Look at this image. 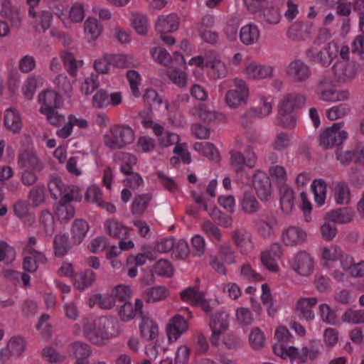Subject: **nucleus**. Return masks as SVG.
I'll return each mask as SVG.
<instances>
[{
	"mask_svg": "<svg viewBox=\"0 0 364 364\" xmlns=\"http://www.w3.org/2000/svg\"><path fill=\"white\" fill-rule=\"evenodd\" d=\"M74 286L78 290L82 291L91 286L95 281V273L91 269L76 273L74 276Z\"/></svg>",
	"mask_w": 364,
	"mask_h": 364,
	"instance_id": "393cba45",
	"label": "nucleus"
},
{
	"mask_svg": "<svg viewBox=\"0 0 364 364\" xmlns=\"http://www.w3.org/2000/svg\"><path fill=\"white\" fill-rule=\"evenodd\" d=\"M312 192L314 195V200L319 206L325 202L326 193V183L323 179H315L311 186Z\"/></svg>",
	"mask_w": 364,
	"mask_h": 364,
	"instance_id": "4c0bfd02",
	"label": "nucleus"
},
{
	"mask_svg": "<svg viewBox=\"0 0 364 364\" xmlns=\"http://www.w3.org/2000/svg\"><path fill=\"white\" fill-rule=\"evenodd\" d=\"M109 94L105 90H98L92 97V105L96 108H103L109 105Z\"/></svg>",
	"mask_w": 364,
	"mask_h": 364,
	"instance_id": "13d9d810",
	"label": "nucleus"
},
{
	"mask_svg": "<svg viewBox=\"0 0 364 364\" xmlns=\"http://www.w3.org/2000/svg\"><path fill=\"white\" fill-rule=\"evenodd\" d=\"M109 133L103 139L105 145L111 149H124L134 141V132L127 124H114L109 128Z\"/></svg>",
	"mask_w": 364,
	"mask_h": 364,
	"instance_id": "f257e3e1",
	"label": "nucleus"
},
{
	"mask_svg": "<svg viewBox=\"0 0 364 364\" xmlns=\"http://www.w3.org/2000/svg\"><path fill=\"white\" fill-rule=\"evenodd\" d=\"M236 317L238 323L243 326L251 325L254 321L252 314L247 308H238L236 311Z\"/></svg>",
	"mask_w": 364,
	"mask_h": 364,
	"instance_id": "0e129e2a",
	"label": "nucleus"
},
{
	"mask_svg": "<svg viewBox=\"0 0 364 364\" xmlns=\"http://www.w3.org/2000/svg\"><path fill=\"white\" fill-rule=\"evenodd\" d=\"M168 295V291L162 286L146 289L144 291V297L146 303L156 302L164 299Z\"/></svg>",
	"mask_w": 364,
	"mask_h": 364,
	"instance_id": "473e14b6",
	"label": "nucleus"
},
{
	"mask_svg": "<svg viewBox=\"0 0 364 364\" xmlns=\"http://www.w3.org/2000/svg\"><path fill=\"white\" fill-rule=\"evenodd\" d=\"M188 328V321L181 315L177 314L171 318L166 327V333L169 342L176 341Z\"/></svg>",
	"mask_w": 364,
	"mask_h": 364,
	"instance_id": "6e6552de",
	"label": "nucleus"
},
{
	"mask_svg": "<svg viewBox=\"0 0 364 364\" xmlns=\"http://www.w3.org/2000/svg\"><path fill=\"white\" fill-rule=\"evenodd\" d=\"M351 51L353 54H358L360 60L364 59V33L355 37L351 45Z\"/></svg>",
	"mask_w": 364,
	"mask_h": 364,
	"instance_id": "774afa93",
	"label": "nucleus"
},
{
	"mask_svg": "<svg viewBox=\"0 0 364 364\" xmlns=\"http://www.w3.org/2000/svg\"><path fill=\"white\" fill-rule=\"evenodd\" d=\"M68 350L77 360H87L91 355L90 346L82 341H75L68 346Z\"/></svg>",
	"mask_w": 364,
	"mask_h": 364,
	"instance_id": "7c9ffc66",
	"label": "nucleus"
},
{
	"mask_svg": "<svg viewBox=\"0 0 364 364\" xmlns=\"http://www.w3.org/2000/svg\"><path fill=\"white\" fill-rule=\"evenodd\" d=\"M84 29L85 34L89 36L90 39L95 40L101 34L102 26L97 19L89 17L84 23Z\"/></svg>",
	"mask_w": 364,
	"mask_h": 364,
	"instance_id": "79ce46f5",
	"label": "nucleus"
},
{
	"mask_svg": "<svg viewBox=\"0 0 364 364\" xmlns=\"http://www.w3.org/2000/svg\"><path fill=\"white\" fill-rule=\"evenodd\" d=\"M311 74L310 67L299 59L291 61L287 68L288 77L295 83L306 82Z\"/></svg>",
	"mask_w": 364,
	"mask_h": 364,
	"instance_id": "39448f33",
	"label": "nucleus"
},
{
	"mask_svg": "<svg viewBox=\"0 0 364 364\" xmlns=\"http://www.w3.org/2000/svg\"><path fill=\"white\" fill-rule=\"evenodd\" d=\"M66 187L64 186V183L62 180L58 177H53L48 183V188L50 192L51 196L54 199H57L58 196H61L63 194V191Z\"/></svg>",
	"mask_w": 364,
	"mask_h": 364,
	"instance_id": "680f3d73",
	"label": "nucleus"
},
{
	"mask_svg": "<svg viewBox=\"0 0 364 364\" xmlns=\"http://www.w3.org/2000/svg\"><path fill=\"white\" fill-rule=\"evenodd\" d=\"M38 100L45 106L40 108L41 113L59 108L63 104L60 95L57 92L50 90L40 93Z\"/></svg>",
	"mask_w": 364,
	"mask_h": 364,
	"instance_id": "9b49d317",
	"label": "nucleus"
},
{
	"mask_svg": "<svg viewBox=\"0 0 364 364\" xmlns=\"http://www.w3.org/2000/svg\"><path fill=\"white\" fill-rule=\"evenodd\" d=\"M355 216V211L349 207L333 209L325 214V218L329 219L333 223H350Z\"/></svg>",
	"mask_w": 364,
	"mask_h": 364,
	"instance_id": "4468645a",
	"label": "nucleus"
},
{
	"mask_svg": "<svg viewBox=\"0 0 364 364\" xmlns=\"http://www.w3.org/2000/svg\"><path fill=\"white\" fill-rule=\"evenodd\" d=\"M99 327H102L108 338L119 333V321L115 318L101 317L97 321Z\"/></svg>",
	"mask_w": 364,
	"mask_h": 364,
	"instance_id": "2f4dec72",
	"label": "nucleus"
},
{
	"mask_svg": "<svg viewBox=\"0 0 364 364\" xmlns=\"http://www.w3.org/2000/svg\"><path fill=\"white\" fill-rule=\"evenodd\" d=\"M28 198L31 200L33 206L37 207L45 200V188L43 186L33 188L29 193Z\"/></svg>",
	"mask_w": 364,
	"mask_h": 364,
	"instance_id": "bf43d9fd",
	"label": "nucleus"
},
{
	"mask_svg": "<svg viewBox=\"0 0 364 364\" xmlns=\"http://www.w3.org/2000/svg\"><path fill=\"white\" fill-rule=\"evenodd\" d=\"M218 255L224 262L231 264L235 262V251L229 242L220 245L218 247Z\"/></svg>",
	"mask_w": 364,
	"mask_h": 364,
	"instance_id": "de8ad7c7",
	"label": "nucleus"
},
{
	"mask_svg": "<svg viewBox=\"0 0 364 364\" xmlns=\"http://www.w3.org/2000/svg\"><path fill=\"white\" fill-rule=\"evenodd\" d=\"M0 14L2 17L11 21L13 26L18 27L21 18L17 7L12 6L10 0H1Z\"/></svg>",
	"mask_w": 364,
	"mask_h": 364,
	"instance_id": "6ab92c4d",
	"label": "nucleus"
},
{
	"mask_svg": "<svg viewBox=\"0 0 364 364\" xmlns=\"http://www.w3.org/2000/svg\"><path fill=\"white\" fill-rule=\"evenodd\" d=\"M203 230L205 233L210 238L217 240L218 242L222 240V232L219 228L214 225L210 220L205 221L203 223Z\"/></svg>",
	"mask_w": 364,
	"mask_h": 364,
	"instance_id": "052dcab7",
	"label": "nucleus"
},
{
	"mask_svg": "<svg viewBox=\"0 0 364 364\" xmlns=\"http://www.w3.org/2000/svg\"><path fill=\"white\" fill-rule=\"evenodd\" d=\"M319 313L321 320L330 325L336 324L337 316L335 311L326 304L319 306Z\"/></svg>",
	"mask_w": 364,
	"mask_h": 364,
	"instance_id": "603ef678",
	"label": "nucleus"
},
{
	"mask_svg": "<svg viewBox=\"0 0 364 364\" xmlns=\"http://www.w3.org/2000/svg\"><path fill=\"white\" fill-rule=\"evenodd\" d=\"M98 304L101 309H110L115 304V298L112 295L96 294L90 299V306Z\"/></svg>",
	"mask_w": 364,
	"mask_h": 364,
	"instance_id": "37998d69",
	"label": "nucleus"
},
{
	"mask_svg": "<svg viewBox=\"0 0 364 364\" xmlns=\"http://www.w3.org/2000/svg\"><path fill=\"white\" fill-rule=\"evenodd\" d=\"M142 307L143 302L140 299L135 300L134 306L130 302H125L119 310L120 318L123 321H129L133 319L137 314L141 316L143 315Z\"/></svg>",
	"mask_w": 364,
	"mask_h": 364,
	"instance_id": "dca6fc26",
	"label": "nucleus"
},
{
	"mask_svg": "<svg viewBox=\"0 0 364 364\" xmlns=\"http://www.w3.org/2000/svg\"><path fill=\"white\" fill-rule=\"evenodd\" d=\"M156 274L161 277H171L173 274V269L171 264L167 259L159 260L154 267Z\"/></svg>",
	"mask_w": 364,
	"mask_h": 364,
	"instance_id": "3c124183",
	"label": "nucleus"
},
{
	"mask_svg": "<svg viewBox=\"0 0 364 364\" xmlns=\"http://www.w3.org/2000/svg\"><path fill=\"white\" fill-rule=\"evenodd\" d=\"M41 225L43 227L46 235H51L54 232L55 221L53 216L48 210L41 212L40 217Z\"/></svg>",
	"mask_w": 364,
	"mask_h": 364,
	"instance_id": "864d4df0",
	"label": "nucleus"
},
{
	"mask_svg": "<svg viewBox=\"0 0 364 364\" xmlns=\"http://www.w3.org/2000/svg\"><path fill=\"white\" fill-rule=\"evenodd\" d=\"M342 320L344 322L352 323H364V310H347L342 316Z\"/></svg>",
	"mask_w": 364,
	"mask_h": 364,
	"instance_id": "4d7b16f0",
	"label": "nucleus"
},
{
	"mask_svg": "<svg viewBox=\"0 0 364 364\" xmlns=\"http://www.w3.org/2000/svg\"><path fill=\"white\" fill-rule=\"evenodd\" d=\"M249 342L255 350H260L264 346L265 336L261 329L255 328L252 330L249 336Z\"/></svg>",
	"mask_w": 364,
	"mask_h": 364,
	"instance_id": "09e8293b",
	"label": "nucleus"
},
{
	"mask_svg": "<svg viewBox=\"0 0 364 364\" xmlns=\"http://www.w3.org/2000/svg\"><path fill=\"white\" fill-rule=\"evenodd\" d=\"M235 90H229L225 95L227 104L231 107H237L246 101L248 97V88L242 80H235Z\"/></svg>",
	"mask_w": 364,
	"mask_h": 364,
	"instance_id": "0eeeda50",
	"label": "nucleus"
},
{
	"mask_svg": "<svg viewBox=\"0 0 364 364\" xmlns=\"http://www.w3.org/2000/svg\"><path fill=\"white\" fill-rule=\"evenodd\" d=\"M349 111L350 108L347 104H340L328 109L326 116L328 119L333 121L345 117Z\"/></svg>",
	"mask_w": 364,
	"mask_h": 364,
	"instance_id": "5fc2aeb1",
	"label": "nucleus"
},
{
	"mask_svg": "<svg viewBox=\"0 0 364 364\" xmlns=\"http://www.w3.org/2000/svg\"><path fill=\"white\" fill-rule=\"evenodd\" d=\"M209 215L218 225L223 226L224 228H230L232 226V217L220 211L217 208L212 209Z\"/></svg>",
	"mask_w": 364,
	"mask_h": 364,
	"instance_id": "a18cd8bd",
	"label": "nucleus"
},
{
	"mask_svg": "<svg viewBox=\"0 0 364 364\" xmlns=\"http://www.w3.org/2000/svg\"><path fill=\"white\" fill-rule=\"evenodd\" d=\"M4 122L6 128L14 134H18L21 130V117L16 109L9 108L5 111Z\"/></svg>",
	"mask_w": 364,
	"mask_h": 364,
	"instance_id": "aec40b11",
	"label": "nucleus"
},
{
	"mask_svg": "<svg viewBox=\"0 0 364 364\" xmlns=\"http://www.w3.org/2000/svg\"><path fill=\"white\" fill-rule=\"evenodd\" d=\"M280 205L282 211L289 214L294 208V191L290 187L283 185L280 187Z\"/></svg>",
	"mask_w": 364,
	"mask_h": 364,
	"instance_id": "c85d7f7f",
	"label": "nucleus"
},
{
	"mask_svg": "<svg viewBox=\"0 0 364 364\" xmlns=\"http://www.w3.org/2000/svg\"><path fill=\"white\" fill-rule=\"evenodd\" d=\"M324 223L321 226V234L323 240L331 241L337 234V228L335 223H332L329 219L323 218Z\"/></svg>",
	"mask_w": 364,
	"mask_h": 364,
	"instance_id": "8fccbe9b",
	"label": "nucleus"
},
{
	"mask_svg": "<svg viewBox=\"0 0 364 364\" xmlns=\"http://www.w3.org/2000/svg\"><path fill=\"white\" fill-rule=\"evenodd\" d=\"M141 322L139 324L140 333L146 341H151L158 336L159 328L157 324L149 317L142 315Z\"/></svg>",
	"mask_w": 364,
	"mask_h": 364,
	"instance_id": "4be33fe9",
	"label": "nucleus"
},
{
	"mask_svg": "<svg viewBox=\"0 0 364 364\" xmlns=\"http://www.w3.org/2000/svg\"><path fill=\"white\" fill-rule=\"evenodd\" d=\"M279 125L283 128L292 129L296 124V116L293 113H279Z\"/></svg>",
	"mask_w": 364,
	"mask_h": 364,
	"instance_id": "338daca9",
	"label": "nucleus"
},
{
	"mask_svg": "<svg viewBox=\"0 0 364 364\" xmlns=\"http://www.w3.org/2000/svg\"><path fill=\"white\" fill-rule=\"evenodd\" d=\"M229 154L230 166L236 173L242 172L245 166L252 168L256 165L257 156L252 144L245 146L244 153L232 149L230 151Z\"/></svg>",
	"mask_w": 364,
	"mask_h": 364,
	"instance_id": "f03ea898",
	"label": "nucleus"
},
{
	"mask_svg": "<svg viewBox=\"0 0 364 364\" xmlns=\"http://www.w3.org/2000/svg\"><path fill=\"white\" fill-rule=\"evenodd\" d=\"M272 69L261 65L250 64L246 68V73L250 78H266L270 76Z\"/></svg>",
	"mask_w": 364,
	"mask_h": 364,
	"instance_id": "a19ab883",
	"label": "nucleus"
},
{
	"mask_svg": "<svg viewBox=\"0 0 364 364\" xmlns=\"http://www.w3.org/2000/svg\"><path fill=\"white\" fill-rule=\"evenodd\" d=\"M229 316L225 311H219L210 316L209 326L211 329L225 331L228 328Z\"/></svg>",
	"mask_w": 364,
	"mask_h": 364,
	"instance_id": "58836bf2",
	"label": "nucleus"
},
{
	"mask_svg": "<svg viewBox=\"0 0 364 364\" xmlns=\"http://www.w3.org/2000/svg\"><path fill=\"white\" fill-rule=\"evenodd\" d=\"M151 200L152 195L149 193L136 196L132 204V213L134 215L141 216Z\"/></svg>",
	"mask_w": 364,
	"mask_h": 364,
	"instance_id": "cd10ccee",
	"label": "nucleus"
},
{
	"mask_svg": "<svg viewBox=\"0 0 364 364\" xmlns=\"http://www.w3.org/2000/svg\"><path fill=\"white\" fill-rule=\"evenodd\" d=\"M178 28V17L175 14L159 17L156 23V30L161 34L176 31Z\"/></svg>",
	"mask_w": 364,
	"mask_h": 364,
	"instance_id": "2eb2a0df",
	"label": "nucleus"
},
{
	"mask_svg": "<svg viewBox=\"0 0 364 364\" xmlns=\"http://www.w3.org/2000/svg\"><path fill=\"white\" fill-rule=\"evenodd\" d=\"M241 207L245 213L252 215L259 210L260 205L253 194L250 192H245L241 201Z\"/></svg>",
	"mask_w": 364,
	"mask_h": 364,
	"instance_id": "c9c22d12",
	"label": "nucleus"
},
{
	"mask_svg": "<svg viewBox=\"0 0 364 364\" xmlns=\"http://www.w3.org/2000/svg\"><path fill=\"white\" fill-rule=\"evenodd\" d=\"M90 228L89 224L82 219H75L72 225V240L75 245H80Z\"/></svg>",
	"mask_w": 364,
	"mask_h": 364,
	"instance_id": "a878e982",
	"label": "nucleus"
},
{
	"mask_svg": "<svg viewBox=\"0 0 364 364\" xmlns=\"http://www.w3.org/2000/svg\"><path fill=\"white\" fill-rule=\"evenodd\" d=\"M196 151L201 152L203 155L212 160L220 159V154L215 146L210 142H197L194 144Z\"/></svg>",
	"mask_w": 364,
	"mask_h": 364,
	"instance_id": "ea45409f",
	"label": "nucleus"
},
{
	"mask_svg": "<svg viewBox=\"0 0 364 364\" xmlns=\"http://www.w3.org/2000/svg\"><path fill=\"white\" fill-rule=\"evenodd\" d=\"M181 299L183 301L189 302L191 305L196 306L205 297L203 291L199 290L196 286L189 287L180 293Z\"/></svg>",
	"mask_w": 364,
	"mask_h": 364,
	"instance_id": "72a5a7b5",
	"label": "nucleus"
},
{
	"mask_svg": "<svg viewBox=\"0 0 364 364\" xmlns=\"http://www.w3.org/2000/svg\"><path fill=\"white\" fill-rule=\"evenodd\" d=\"M291 269L301 276L310 275L314 269V259L305 251L297 252L290 262Z\"/></svg>",
	"mask_w": 364,
	"mask_h": 364,
	"instance_id": "423d86ee",
	"label": "nucleus"
},
{
	"mask_svg": "<svg viewBox=\"0 0 364 364\" xmlns=\"http://www.w3.org/2000/svg\"><path fill=\"white\" fill-rule=\"evenodd\" d=\"M199 118L205 122H211L215 120L222 121L225 117L223 114L210 110L207 105H200L197 109Z\"/></svg>",
	"mask_w": 364,
	"mask_h": 364,
	"instance_id": "c03bdc74",
	"label": "nucleus"
},
{
	"mask_svg": "<svg viewBox=\"0 0 364 364\" xmlns=\"http://www.w3.org/2000/svg\"><path fill=\"white\" fill-rule=\"evenodd\" d=\"M18 164L21 168H31L36 171H41L43 168V165L37 156L28 151H24L18 155Z\"/></svg>",
	"mask_w": 364,
	"mask_h": 364,
	"instance_id": "5701e85b",
	"label": "nucleus"
},
{
	"mask_svg": "<svg viewBox=\"0 0 364 364\" xmlns=\"http://www.w3.org/2000/svg\"><path fill=\"white\" fill-rule=\"evenodd\" d=\"M259 38V31L257 26L247 24L242 26L240 31V39L246 46L257 43Z\"/></svg>",
	"mask_w": 364,
	"mask_h": 364,
	"instance_id": "b1692460",
	"label": "nucleus"
},
{
	"mask_svg": "<svg viewBox=\"0 0 364 364\" xmlns=\"http://www.w3.org/2000/svg\"><path fill=\"white\" fill-rule=\"evenodd\" d=\"M290 144V138L287 133L280 132L277 134L272 147L274 150L282 151L287 149Z\"/></svg>",
	"mask_w": 364,
	"mask_h": 364,
	"instance_id": "e2e57ef3",
	"label": "nucleus"
},
{
	"mask_svg": "<svg viewBox=\"0 0 364 364\" xmlns=\"http://www.w3.org/2000/svg\"><path fill=\"white\" fill-rule=\"evenodd\" d=\"M132 26L138 34L141 36L147 34L148 21L146 16L138 13L132 14Z\"/></svg>",
	"mask_w": 364,
	"mask_h": 364,
	"instance_id": "49530a36",
	"label": "nucleus"
},
{
	"mask_svg": "<svg viewBox=\"0 0 364 364\" xmlns=\"http://www.w3.org/2000/svg\"><path fill=\"white\" fill-rule=\"evenodd\" d=\"M252 185L261 201H269L272 196V183L267 175L257 170L253 175Z\"/></svg>",
	"mask_w": 364,
	"mask_h": 364,
	"instance_id": "20e7f679",
	"label": "nucleus"
},
{
	"mask_svg": "<svg viewBox=\"0 0 364 364\" xmlns=\"http://www.w3.org/2000/svg\"><path fill=\"white\" fill-rule=\"evenodd\" d=\"M61 58L68 73L75 77L77 73V63L74 55L68 51L61 53Z\"/></svg>",
	"mask_w": 364,
	"mask_h": 364,
	"instance_id": "6e6d98bb",
	"label": "nucleus"
},
{
	"mask_svg": "<svg viewBox=\"0 0 364 364\" xmlns=\"http://www.w3.org/2000/svg\"><path fill=\"white\" fill-rule=\"evenodd\" d=\"M26 344L21 337H13L7 344V348L1 352L2 355H6L8 352L10 355H20L25 350Z\"/></svg>",
	"mask_w": 364,
	"mask_h": 364,
	"instance_id": "e433bc0d",
	"label": "nucleus"
},
{
	"mask_svg": "<svg viewBox=\"0 0 364 364\" xmlns=\"http://www.w3.org/2000/svg\"><path fill=\"white\" fill-rule=\"evenodd\" d=\"M318 302L316 297L301 298L296 304V314L300 319L311 321L314 318V313L311 308Z\"/></svg>",
	"mask_w": 364,
	"mask_h": 364,
	"instance_id": "f8f14e48",
	"label": "nucleus"
},
{
	"mask_svg": "<svg viewBox=\"0 0 364 364\" xmlns=\"http://www.w3.org/2000/svg\"><path fill=\"white\" fill-rule=\"evenodd\" d=\"M72 247L68 236L65 233L56 234L53 239V251L57 257H63Z\"/></svg>",
	"mask_w": 364,
	"mask_h": 364,
	"instance_id": "412c9836",
	"label": "nucleus"
},
{
	"mask_svg": "<svg viewBox=\"0 0 364 364\" xmlns=\"http://www.w3.org/2000/svg\"><path fill=\"white\" fill-rule=\"evenodd\" d=\"M306 102V97L300 94L286 95L279 105V113H293L295 109L301 108Z\"/></svg>",
	"mask_w": 364,
	"mask_h": 364,
	"instance_id": "9d476101",
	"label": "nucleus"
},
{
	"mask_svg": "<svg viewBox=\"0 0 364 364\" xmlns=\"http://www.w3.org/2000/svg\"><path fill=\"white\" fill-rule=\"evenodd\" d=\"M277 225V220L274 215L268 216L265 220L260 219L257 221V231L264 238H269L274 235V229Z\"/></svg>",
	"mask_w": 364,
	"mask_h": 364,
	"instance_id": "bb28decb",
	"label": "nucleus"
},
{
	"mask_svg": "<svg viewBox=\"0 0 364 364\" xmlns=\"http://www.w3.org/2000/svg\"><path fill=\"white\" fill-rule=\"evenodd\" d=\"M332 69L335 77L341 82L351 80L357 73L355 65L348 62H336Z\"/></svg>",
	"mask_w": 364,
	"mask_h": 364,
	"instance_id": "ddd939ff",
	"label": "nucleus"
},
{
	"mask_svg": "<svg viewBox=\"0 0 364 364\" xmlns=\"http://www.w3.org/2000/svg\"><path fill=\"white\" fill-rule=\"evenodd\" d=\"M84 333L90 341L97 346H102L105 341L109 339L102 327H99L97 322L95 324H87L84 327Z\"/></svg>",
	"mask_w": 364,
	"mask_h": 364,
	"instance_id": "f3484780",
	"label": "nucleus"
},
{
	"mask_svg": "<svg viewBox=\"0 0 364 364\" xmlns=\"http://www.w3.org/2000/svg\"><path fill=\"white\" fill-rule=\"evenodd\" d=\"M334 199L337 204L347 205L350 200V191L345 182H340L334 188Z\"/></svg>",
	"mask_w": 364,
	"mask_h": 364,
	"instance_id": "f704fd0d",
	"label": "nucleus"
},
{
	"mask_svg": "<svg viewBox=\"0 0 364 364\" xmlns=\"http://www.w3.org/2000/svg\"><path fill=\"white\" fill-rule=\"evenodd\" d=\"M108 235L115 239L124 240L128 237V228L116 219H109L105 223Z\"/></svg>",
	"mask_w": 364,
	"mask_h": 364,
	"instance_id": "a211bd4d",
	"label": "nucleus"
},
{
	"mask_svg": "<svg viewBox=\"0 0 364 364\" xmlns=\"http://www.w3.org/2000/svg\"><path fill=\"white\" fill-rule=\"evenodd\" d=\"M203 58L205 67L213 69L215 72L217 77H223L225 75V65L214 53L206 54Z\"/></svg>",
	"mask_w": 364,
	"mask_h": 364,
	"instance_id": "c756f323",
	"label": "nucleus"
},
{
	"mask_svg": "<svg viewBox=\"0 0 364 364\" xmlns=\"http://www.w3.org/2000/svg\"><path fill=\"white\" fill-rule=\"evenodd\" d=\"M75 208L72 205H58L55 208V214L58 218L64 222H68L75 215Z\"/></svg>",
	"mask_w": 364,
	"mask_h": 364,
	"instance_id": "69168bd1",
	"label": "nucleus"
},
{
	"mask_svg": "<svg viewBox=\"0 0 364 364\" xmlns=\"http://www.w3.org/2000/svg\"><path fill=\"white\" fill-rule=\"evenodd\" d=\"M306 232L296 226H289L282 233V240L287 246L299 245L306 241Z\"/></svg>",
	"mask_w": 364,
	"mask_h": 364,
	"instance_id": "1a4fd4ad",
	"label": "nucleus"
},
{
	"mask_svg": "<svg viewBox=\"0 0 364 364\" xmlns=\"http://www.w3.org/2000/svg\"><path fill=\"white\" fill-rule=\"evenodd\" d=\"M343 126L342 122L334 123L323 131L320 135V145L325 149L340 146L348 136L347 132L341 130Z\"/></svg>",
	"mask_w": 364,
	"mask_h": 364,
	"instance_id": "7ed1b4c3",
	"label": "nucleus"
}]
</instances>
